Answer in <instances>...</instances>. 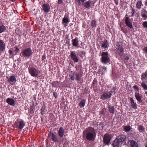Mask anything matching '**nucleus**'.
<instances>
[{"mask_svg": "<svg viewBox=\"0 0 147 147\" xmlns=\"http://www.w3.org/2000/svg\"><path fill=\"white\" fill-rule=\"evenodd\" d=\"M132 129L131 127L130 126H125L124 128V131L125 132H129Z\"/></svg>", "mask_w": 147, "mask_h": 147, "instance_id": "nucleus-34", "label": "nucleus"}, {"mask_svg": "<svg viewBox=\"0 0 147 147\" xmlns=\"http://www.w3.org/2000/svg\"><path fill=\"white\" fill-rule=\"evenodd\" d=\"M115 48L117 50L119 55L121 56H122L123 55L124 51L123 49L119 44L117 42L115 46Z\"/></svg>", "mask_w": 147, "mask_h": 147, "instance_id": "nucleus-9", "label": "nucleus"}, {"mask_svg": "<svg viewBox=\"0 0 147 147\" xmlns=\"http://www.w3.org/2000/svg\"><path fill=\"white\" fill-rule=\"evenodd\" d=\"M66 43L67 44H68L69 45V46H70V41L69 40H67L66 41Z\"/></svg>", "mask_w": 147, "mask_h": 147, "instance_id": "nucleus-54", "label": "nucleus"}, {"mask_svg": "<svg viewBox=\"0 0 147 147\" xmlns=\"http://www.w3.org/2000/svg\"><path fill=\"white\" fill-rule=\"evenodd\" d=\"M83 133L84 138L85 140L93 141L96 138V133L93 127H89L86 128Z\"/></svg>", "mask_w": 147, "mask_h": 147, "instance_id": "nucleus-1", "label": "nucleus"}, {"mask_svg": "<svg viewBox=\"0 0 147 147\" xmlns=\"http://www.w3.org/2000/svg\"><path fill=\"white\" fill-rule=\"evenodd\" d=\"M101 45V47L104 48H108L109 45V44L106 40H105L102 42Z\"/></svg>", "mask_w": 147, "mask_h": 147, "instance_id": "nucleus-18", "label": "nucleus"}, {"mask_svg": "<svg viewBox=\"0 0 147 147\" xmlns=\"http://www.w3.org/2000/svg\"><path fill=\"white\" fill-rule=\"evenodd\" d=\"M111 139V136L109 134H106L104 136L103 142L105 144L109 145Z\"/></svg>", "mask_w": 147, "mask_h": 147, "instance_id": "nucleus-7", "label": "nucleus"}, {"mask_svg": "<svg viewBox=\"0 0 147 147\" xmlns=\"http://www.w3.org/2000/svg\"><path fill=\"white\" fill-rule=\"evenodd\" d=\"M135 96L138 102H142V96L139 93L136 92L135 93Z\"/></svg>", "mask_w": 147, "mask_h": 147, "instance_id": "nucleus-15", "label": "nucleus"}, {"mask_svg": "<svg viewBox=\"0 0 147 147\" xmlns=\"http://www.w3.org/2000/svg\"><path fill=\"white\" fill-rule=\"evenodd\" d=\"M142 2L141 1H138L136 4V7L138 9H140L141 8Z\"/></svg>", "mask_w": 147, "mask_h": 147, "instance_id": "nucleus-30", "label": "nucleus"}, {"mask_svg": "<svg viewBox=\"0 0 147 147\" xmlns=\"http://www.w3.org/2000/svg\"><path fill=\"white\" fill-rule=\"evenodd\" d=\"M143 50L146 53H147V47L144 48Z\"/></svg>", "mask_w": 147, "mask_h": 147, "instance_id": "nucleus-49", "label": "nucleus"}, {"mask_svg": "<svg viewBox=\"0 0 147 147\" xmlns=\"http://www.w3.org/2000/svg\"><path fill=\"white\" fill-rule=\"evenodd\" d=\"M42 7L44 12L45 13H48L49 12L50 7L48 4H44L42 5Z\"/></svg>", "mask_w": 147, "mask_h": 147, "instance_id": "nucleus-14", "label": "nucleus"}, {"mask_svg": "<svg viewBox=\"0 0 147 147\" xmlns=\"http://www.w3.org/2000/svg\"><path fill=\"white\" fill-rule=\"evenodd\" d=\"M96 84H97L96 82L95 81H94L92 83V86L93 87V88H94V86H95V85H96Z\"/></svg>", "mask_w": 147, "mask_h": 147, "instance_id": "nucleus-45", "label": "nucleus"}, {"mask_svg": "<svg viewBox=\"0 0 147 147\" xmlns=\"http://www.w3.org/2000/svg\"><path fill=\"white\" fill-rule=\"evenodd\" d=\"M126 136L123 135H121L118 137L117 139H118L121 143L125 141L126 139Z\"/></svg>", "mask_w": 147, "mask_h": 147, "instance_id": "nucleus-21", "label": "nucleus"}, {"mask_svg": "<svg viewBox=\"0 0 147 147\" xmlns=\"http://www.w3.org/2000/svg\"><path fill=\"white\" fill-rule=\"evenodd\" d=\"M6 102L8 104L11 105H13L15 102L13 99L10 98H7L6 100Z\"/></svg>", "mask_w": 147, "mask_h": 147, "instance_id": "nucleus-22", "label": "nucleus"}, {"mask_svg": "<svg viewBox=\"0 0 147 147\" xmlns=\"http://www.w3.org/2000/svg\"><path fill=\"white\" fill-rule=\"evenodd\" d=\"M130 142L131 147H138V144L135 141L133 140H131Z\"/></svg>", "mask_w": 147, "mask_h": 147, "instance_id": "nucleus-27", "label": "nucleus"}, {"mask_svg": "<svg viewBox=\"0 0 147 147\" xmlns=\"http://www.w3.org/2000/svg\"><path fill=\"white\" fill-rule=\"evenodd\" d=\"M14 48V49L13 50V53L15 52L16 54L17 53H19V49L18 47H15Z\"/></svg>", "mask_w": 147, "mask_h": 147, "instance_id": "nucleus-39", "label": "nucleus"}, {"mask_svg": "<svg viewBox=\"0 0 147 147\" xmlns=\"http://www.w3.org/2000/svg\"><path fill=\"white\" fill-rule=\"evenodd\" d=\"M69 22V20L68 18L64 17L63 19L62 22L63 23L67 24Z\"/></svg>", "mask_w": 147, "mask_h": 147, "instance_id": "nucleus-33", "label": "nucleus"}, {"mask_svg": "<svg viewBox=\"0 0 147 147\" xmlns=\"http://www.w3.org/2000/svg\"><path fill=\"white\" fill-rule=\"evenodd\" d=\"M102 57L100 60L102 63L104 64H107L110 62V59L109 57V53L108 52H103L101 53Z\"/></svg>", "mask_w": 147, "mask_h": 147, "instance_id": "nucleus-4", "label": "nucleus"}, {"mask_svg": "<svg viewBox=\"0 0 147 147\" xmlns=\"http://www.w3.org/2000/svg\"><path fill=\"white\" fill-rule=\"evenodd\" d=\"M145 5L147 6V1H146L145 4Z\"/></svg>", "mask_w": 147, "mask_h": 147, "instance_id": "nucleus-56", "label": "nucleus"}, {"mask_svg": "<svg viewBox=\"0 0 147 147\" xmlns=\"http://www.w3.org/2000/svg\"><path fill=\"white\" fill-rule=\"evenodd\" d=\"M116 89V88L115 87H113L112 90L110 91L109 92H105L100 96V98L103 100H105L110 98L113 94H115Z\"/></svg>", "mask_w": 147, "mask_h": 147, "instance_id": "nucleus-3", "label": "nucleus"}, {"mask_svg": "<svg viewBox=\"0 0 147 147\" xmlns=\"http://www.w3.org/2000/svg\"><path fill=\"white\" fill-rule=\"evenodd\" d=\"M125 60H128L129 59V57L128 56H126L125 58Z\"/></svg>", "mask_w": 147, "mask_h": 147, "instance_id": "nucleus-53", "label": "nucleus"}, {"mask_svg": "<svg viewBox=\"0 0 147 147\" xmlns=\"http://www.w3.org/2000/svg\"><path fill=\"white\" fill-rule=\"evenodd\" d=\"M71 59L75 63H78L79 61V57L77 55L76 52L75 51H71L70 54Z\"/></svg>", "mask_w": 147, "mask_h": 147, "instance_id": "nucleus-8", "label": "nucleus"}, {"mask_svg": "<svg viewBox=\"0 0 147 147\" xmlns=\"http://www.w3.org/2000/svg\"><path fill=\"white\" fill-rule=\"evenodd\" d=\"M108 111L110 113L113 114L115 112L114 106L111 105H109L108 107Z\"/></svg>", "mask_w": 147, "mask_h": 147, "instance_id": "nucleus-24", "label": "nucleus"}, {"mask_svg": "<svg viewBox=\"0 0 147 147\" xmlns=\"http://www.w3.org/2000/svg\"><path fill=\"white\" fill-rule=\"evenodd\" d=\"M138 130L139 131L140 133H142L144 131V127L141 125H138Z\"/></svg>", "mask_w": 147, "mask_h": 147, "instance_id": "nucleus-31", "label": "nucleus"}, {"mask_svg": "<svg viewBox=\"0 0 147 147\" xmlns=\"http://www.w3.org/2000/svg\"><path fill=\"white\" fill-rule=\"evenodd\" d=\"M86 0H76V1L78 5H80L81 2L83 3V2Z\"/></svg>", "mask_w": 147, "mask_h": 147, "instance_id": "nucleus-37", "label": "nucleus"}, {"mask_svg": "<svg viewBox=\"0 0 147 147\" xmlns=\"http://www.w3.org/2000/svg\"><path fill=\"white\" fill-rule=\"evenodd\" d=\"M100 114H102V115H104L105 113H104V109H102V110L100 112Z\"/></svg>", "mask_w": 147, "mask_h": 147, "instance_id": "nucleus-46", "label": "nucleus"}, {"mask_svg": "<svg viewBox=\"0 0 147 147\" xmlns=\"http://www.w3.org/2000/svg\"><path fill=\"white\" fill-rule=\"evenodd\" d=\"M65 145H68V144L67 143H66V144H65Z\"/></svg>", "mask_w": 147, "mask_h": 147, "instance_id": "nucleus-60", "label": "nucleus"}, {"mask_svg": "<svg viewBox=\"0 0 147 147\" xmlns=\"http://www.w3.org/2000/svg\"><path fill=\"white\" fill-rule=\"evenodd\" d=\"M115 3L117 5L118 4V3L116 1H115Z\"/></svg>", "mask_w": 147, "mask_h": 147, "instance_id": "nucleus-58", "label": "nucleus"}, {"mask_svg": "<svg viewBox=\"0 0 147 147\" xmlns=\"http://www.w3.org/2000/svg\"><path fill=\"white\" fill-rule=\"evenodd\" d=\"M14 125L18 129L21 130L25 125V124L23 120H21L19 121V122L16 121L14 123Z\"/></svg>", "mask_w": 147, "mask_h": 147, "instance_id": "nucleus-6", "label": "nucleus"}, {"mask_svg": "<svg viewBox=\"0 0 147 147\" xmlns=\"http://www.w3.org/2000/svg\"><path fill=\"white\" fill-rule=\"evenodd\" d=\"M6 78L8 82L11 85H13L16 81V78L13 76H10L9 78L7 76Z\"/></svg>", "mask_w": 147, "mask_h": 147, "instance_id": "nucleus-10", "label": "nucleus"}, {"mask_svg": "<svg viewBox=\"0 0 147 147\" xmlns=\"http://www.w3.org/2000/svg\"><path fill=\"white\" fill-rule=\"evenodd\" d=\"M125 23L127 26L131 28H132L133 26L132 24V21H131L128 17H125Z\"/></svg>", "mask_w": 147, "mask_h": 147, "instance_id": "nucleus-11", "label": "nucleus"}, {"mask_svg": "<svg viewBox=\"0 0 147 147\" xmlns=\"http://www.w3.org/2000/svg\"><path fill=\"white\" fill-rule=\"evenodd\" d=\"M91 23L92 26L94 27L96 26V22L94 20H92L91 21Z\"/></svg>", "mask_w": 147, "mask_h": 147, "instance_id": "nucleus-40", "label": "nucleus"}, {"mask_svg": "<svg viewBox=\"0 0 147 147\" xmlns=\"http://www.w3.org/2000/svg\"><path fill=\"white\" fill-rule=\"evenodd\" d=\"M46 59V57L45 55H43L42 57V60H44V59Z\"/></svg>", "mask_w": 147, "mask_h": 147, "instance_id": "nucleus-52", "label": "nucleus"}, {"mask_svg": "<svg viewBox=\"0 0 147 147\" xmlns=\"http://www.w3.org/2000/svg\"><path fill=\"white\" fill-rule=\"evenodd\" d=\"M93 2L91 0H88L86 2H83L82 3V5L86 8H89L91 6H93Z\"/></svg>", "mask_w": 147, "mask_h": 147, "instance_id": "nucleus-13", "label": "nucleus"}, {"mask_svg": "<svg viewBox=\"0 0 147 147\" xmlns=\"http://www.w3.org/2000/svg\"><path fill=\"white\" fill-rule=\"evenodd\" d=\"M49 135L51 137L52 140L54 142H58V138L53 132H50L49 133Z\"/></svg>", "mask_w": 147, "mask_h": 147, "instance_id": "nucleus-12", "label": "nucleus"}, {"mask_svg": "<svg viewBox=\"0 0 147 147\" xmlns=\"http://www.w3.org/2000/svg\"><path fill=\"white\" fill-rule=\"evenodd\" d=\"M145 147H147V145L145 146Z\"/></svg>", "mask_w": 147, "mask_h": 147, "instance_id": "nucleus-61", "label": "nucleus"}, {"mask_svg": "<svg viewBox=\"0 0 147 147\" xmlns=\"http://www.w3.org/2000/svg\"><path fill=\"white\" fill-rule=\"evenodd\" d=\"M30 112H31V113L32 114L33 112H34V111H33V110H30Z\"/></svg>", "mask_w": 147, "mask_h": 147, "instance_id": "nucleus-57", "label": "nucleus"}, {"mask_svg": "<svg viewBox=\"0 0 147 147\" xmlns=\"http://www.w3.org/2000/svg\"><path fill=\"white\" fill-rule=\"evenodd\" d=\"M145 82L143 81L141 83V86L144 90H147V85L146 84Z\"/></svg>", "mask_w": 147, "mask_h": 147, "instance_id": "nucleus-35", "label": "nucleus"}, {"mask_svg": "<svg viewBox=\"0 0 147 147\" xmlns=\"http://www.w3.org/2000/svg\"><path fill=\"white\" fill-rule=\"evenodd\" d=\"M45 113V111L44 109H41V113L42 115H43Z\"/></svg>", "mask_w": 147, "mask_h": 147, "instance_id": "nucleus-51", "label": "nucleus"}, {"mask_svg": "<svg viewBox=\"0 0 147 147\" xmlns=\"http://www.w3.org/2000/svg\"><path fill=\"white\" fill-rule=\"evenodd\" d=\"M143 26L144 28H147V22L145 21L143 22Z\"/></svg>", "mask_w": 147, "mask_h": 147, "instance_id": "nucleus-43", "label": "nucleus"}, {"mask_svg": "<svg viewBox=\"0 0 147 147\" xmlns=\"http://www.w3.org/2000/svg\"><path fill=\"white\" fill-rule=\"evenodd\" d=\"M86 100L84 99L81 100L79 104V105L80 107H83L84 106L86 103Z\"/></svg>", "mask_w": 147, "mask_h": 147, "instance_id": "nucleus-28", "label": "nucleus"}, {"mask_svg": "<svg viewBox=\"0 0 147 147\" xmlns=\"http://www.w3.org/2000/svg\"><path fill=\"white\" fill-rule=\"evenodd\" d=\"M64 129L62 127H60L58 130V135L61 138H62L64 134Z\"/></svg>", "mask_w": 147, "mask_h": 147, "instance_id": "nucleus-16", "label": "nucleus"}, {"mask_svg": "<svg viewBox=\"0 0 147 147\" xmlns=\"http://www.w3.org/2000/svg\"><path fill=\"white\" fill-rule=\"evenodd\" d=\"M130 104L131 107L135 109L137 108V105L136 103L134 102V99L131 98H130Z\"/></svg>", "mask_w": 147, "mask_h": 147, "instance_id": "nucleus-17", "label": "nucleus"}, {"mask_svg": "<svg viewBox=\"0 0 147 147\" xmlns=\"http://www.w3.org/2000/svg\"><path fill=\"white\" fill-rule=\"evenodd\" d=\"M142 79L143 81L146 82V80H147V70L144 73H143L142 75Z\"/></svg>", "mask_w": 147, "mask_h": 147, "instance_id": "nucleus-26", "label": "nucleus"}, {"mask_svg": "<svg viewBox=\"0 0 147 147\" xmlns=\"http://www.w3.org/2000/svg\"><path fill=\"white\" fill-rule=\"evenodd\" d=\"M63 1L62 0H58V4H61L62 3Z\"/></svg>", "mask_w": 147, "mask_h": 147, "instance_id": "nucleus-50", "label": "nucleus"}, {"mask_svg": "<svg viewBox=\"0 0 147 147\" xmlns=\"http://www.w3.org/2000/svg\"><path fill=\"white\" fill-rule=\"evenodd\" d=\"M145 94H147V91H146L145 92Z\"/></svg>", "mask_w": 147, "mask_h": 147, "instance_id": "nucleus-59", "label": "nucleus"}, {"mask_svg": "<svg viewBox=\"0 0 147 147\" xmlns=\"http://www.w3.org/2000/svg\"><path fill=\"white\" fill-rule=\"evenodd\" d=\"M6 30V27L4 25L0 26V34L5 31Z\"/></svg>", "mask_w": 147, "mask_h": 147, "instance_id": "nucleus-29", "label": "nucleus"}, {"mask_svg": "<svg viewBox=\"0 0 147 147\" xmlns=\"http://www.w3.org/2000/svg\"><path fill=\"white\" fill-rule=\"evenodd\" d=\"M22 56L26 57L28 56V49H26L22 52Z\"/></svg>", "mask_w": 147, "mask_h": 147, "instance_id": "nucleus-32", "label": "nucleus"}, {"mask_svg": "<svg viewBox=\"0 0 147 147\" xmlns=\"http://www.w3.org/2000/svg\"><path fill=\"white\" fill-rule=\"evenodd\" d=\"M82 74L83 73L81 72H75L73 74H70L69 80H74L75 79L78 82L81 83L83 81V79L82 78Z\"/></svg>", "mask_w": 147, "mask_h": 147, "instance_id": "nucleus-2", "label": "nucleus"}, {"mask_svg": "<svg viewBox=\"0 0 147 147\" xmlns=\"http://www.w3.org/2000/svg\"><path fill=\"white\" fill-rule=\"evenodd\" d=\"M121 30L123 32V33H125V31L124 30V29L122 28H121Z\"/></svg>", "mask_w": 147, "mask_h": 147, "instance_id": "nucleus-55", "label": "nucleus"}, {"mask_svg": "<svg viewBox=\"0 0 147 147\" xmlns=\"http://www.w3.org/2000/svg\"><path fill=\"white\" fill-rule=\"evenodd\" d=\"M64 146H65H65H63V147H64Z\"/></svg>", "mask_w": 147, "mask_h": 147, "instance_id": "nucleus-62", "label": "nucleus"}, {"mask_svg": "<svg viewBox=\"0 0 147 147\" xmlns=\"http://www.w3.org/2000/svg\"><path fill=\"white\" fill-rule=\"evenodd\" d=\"M102 71L103 72H105L106 70V67L105 66H103L102 67Z\"/></svg>", "mask_w": 147, "mask_h": 147, "instance_id": "nucleus-48", "label": "nucleus"}, {"mask_svg": "<svg viewBox=\"0 0 147 147\" xmlns=\"http://www.w3.org/2000/svg\"><path fill=\"white\" fill-rule=\"evenodd\" d=\"M53 95L55 98H56L58 96L56 92H54Z\"/></svg>", "mask_w": 147, "mask_h": 147, "instance_id": "nucleus-47", "label": "nucleus"}, {"mask_svg": "<svg viewBox=\"0 0 147 147\" xmlns=\"http://www.w3.org/2000/svg\"><path fill=\"white\" fill-rule=\"evenodd\" d=\"M141 16L144 20H145L147 18V11L146 10H143L141 13Z\"/></svg>", "mask_w": 147, "mask_h": 147, "instance_id": "nucleus-23", "label": "nucleus"}, {"mask_svg": "<svg viewBox=\"0 0 147 147\" xmlns=\"http://www.w3.org/2000/svg\"><path fill=\"white\" fill-rule=\"evenodd\" d=\"M119 140L116 138L113 141V147H119V146L120 143Z\"/></svg>", "mask_w": 147, "mask_h": 147, "instance_id": "nucleus-20", "label": "nucleus"}, {"mask_svg": "<svg viewBox=\"0 0 147 147\" xmlns=\"http://www.w3.org/2000/svg\"><path fill=\"white\" fill-rule=\"evenodd\" d=\"M133 88H134L135 90H139V88L138 86L136 85H135L133 86Z\"/></svg>", "mask_w": 147, "mask_h": 147, "instance_id": "nucleus-44", "label": "nucleus"}, {"mask_svg": "<svg viewBox=\"0 0 147 147\" xmlns=\"http://www.w3.org/2000/svg\"><path fill=\"white\" fill-rule=\"evenodd\" d=\"M132 10V12H131V17H133L134 16V14L135 13H136V11L133 8H131Z\"/></svg>", "mask_w": 147, "mask_h": 147, "instance_id": "nucleus-41", "label": "nucleus"}, {"mask_svg": "<svg viewBox=\"0 0 147 147\" xmlns=\"http://www.w3.org/2000/svg\"><path fill=\"white\" fill-rule=\"evenodd\" d=\"M29 71L31 76L33 77L37 76L40 73L39 70L34 67L30 68L29 69Z\"/></svg>", "mask_w": 147, "mask_h": 147, "instance_id": "nucleus-5", "label": "nucleus"}, {"mask_svg": "<svg viewBox=\"0 0 147 147\" xmlns=\"http://www.w3.org/2000/svg\"><path fill=\"white\" fill-rule=\"evenodd\" d=\"M11 48L9 50L8 52L9 53L10 55H12V56H14V55H16V54H14L13 52V51L11 50Z\"/></svg>", "mask_w": 147, "mask_h": 147, "instance_id": "nucleus-38", "label": "nucleus"}, {"mask_svg": "<svg viewBox=\"0 0 147 147\" xmlns=\"http://www.w3.org/2000/svg\"><path fill=\"white\" fill-rule=\"evenodd\" d=\"M5 44L2 40L0 39V51H3L5 49Z\"/></svg>", "mask_w": 147, "mask_h": 147, "instance_id": "nucleus-19", "label": "nucleus"}, {"mask_svg": "<svg viewBox=\"0 0 147 147\" xmlns=\"http://www.w3.org/2000/svg\"><path fill=\"white\" fill-rule=\"evenodd\" d=\"M59 82L58 81L54 82H53V86L54 87H59Z\"/></svg>", "mask_w": 147, "mask_h": 147, "instance_id": "nucleus-36", "label": "nucleus"}, {"mask_svg": "<svg viewBox=\"0 0 147 147\" xmlns=\"http://www.w3.org/2000/svg\"><path fill=\"white\" fill-rule=\"evenodd\" d=\"M32 54V50L30 48H28V57Z\"/></svg>", "mask_w": 147, "mask_h": 147, "instance_id": "nucleus-42", "label": "nucleus"}, {"mask_svg": "<svg viewBox=\"0 0 147 147\" xmlns=\"http://www.w3.org/2000/svg\"><path fill=\"white\" fill-rule=\"evenodd\" d=\"M71 41L72 45L74 46H77L79 44L78 38H75L74 39L72 40Z\"/></svg>", "mask_w": 147, "mask_h": 147, "instance_id": "nucleus-25", "label": "nucleus"}]
</instances>
